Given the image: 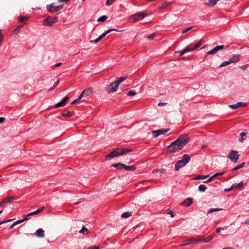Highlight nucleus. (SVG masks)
I'll return each mask as SVG.
<instances>
[{"label":"nucleus","instance_id":"8","mask_svg":"<svg viewBox=\"0 0 249 249\" xmlns=\"http://www.w3.org/2000/svg\"><path fill=\"white\" fill-rule=\"evenodd\" d=\"M201 44L202 42L201 41L197 42L196 44H190L186 47L185 50L187 53L190 52L198 48Z\"/></svg>","mask_w":249,"mask_h":249},{"label":"nucleus","instance_id":"37","mask_svg":"<svg viewBox=\"0 0 249 249\" xmlns=\"http://www.w3.org/2000/svg\"><path fill=\"white\" fill-rule=\"evenodd\" d=\"M152 134H153V137L154 138H157L160 135L159 129L157 130L153 131L152 132Z\"/></svg>","mask_w":249,"mask_h":249},{"label":"nucleus","instance_id":"51","mask_svg":"<svg viewBox=\"0 0 249 249\" xmlns=\"http://www.w3.org/2000/svg\"><path fill=\"white\" fill-rule=\"evenodd\" d=\"M180 53V56L183 55L185 53H187L185 49L182 51H179V52H176V53Z\"/></svg>","mask_w":249,"mask_h":249},{"label":"nucleus","instance_id":"40","mask_svg":"<svg viewBox=\"0 0 249 249\" xmlns=\"http://www.w3.org/2000/svg\"><path fill=\"white\" fill-rule=\"evenodd\" d=\"M106 16H102L97 19L98 22H104L107 19Z\"/></svg>","mask_w":249,"mask_h":249},{"label":"nucleus","instance_id":"28","mask_svg":"<svg viewBox=\"0 0 249 249\" xmlns=\"http://www.w3.org/2000/svg\"><path fill=\"white\" fill-rule=\"evenodd\" d=\"M129 19L131 20L133 22H135L140 20V19L138 18L137 16L135 14L132 15L130 18Z\"/></svg>","mask_w":249,"mask_h":249},{"label":"nucleus","instance_id":"4","mask_svg":"<svg viewBox=\"0 0 249 249\" xmlns=\"http://www.w3.org/2000/svg\"><path fill=\"white\" fill-rule=\"evenodd\" d=\"M63 7V5H60L57 6H55L54 3H52L50 5L47 6V8L48 11L53 13L55 12H57L61 9H62Z\"/></svg>","mask_w":249,"mask_h":249},{"label":"nucleus","instance_id":"19","mask_svg":"<svg viewBox=\"0 0 249 249\" xmlns=\"http://www.w3.org/2000/svg\"><path fill=\"white\" fill-rule=\"evenodd\" d=\"M240 55L239 54H236L233 55L230 59L229 60L230 62L231 63H235L238 62L240 60Z\"/></svg>","mask_w":249,"mask_h":249},{"label":"nucleus","instance_id":"64","mask_svg":"<svg viewBox=\"0 0 249 249\" xmlns=\"http://www.w3.org/2000/svg\"><path fill=\"white\" fill-rule=\"evenodd\" d=\"M223 249H233V248L228 247V248H224Z\"/></svg>","mask_w":249,"mask_h":249},{"label":"nucleus","instance_id":"3","mask_svg":"<svg viewBox=\"0 0 249 249\" xmlns=\"http://www.w3.org/2000/svg\"><path fill=\"white\" fill-rule=\"evenodd\" d=\"M240 155L235 150H231L228 156V157L232 162L236 163L239 159Z\"/></svg>","mask_w":249,"mask_h":249},{"label":"nucleus","instance_id":"53","mask_svg":"<svg viewBox=\"0 0 249 249\" xmlns=\"http://www.w3.org/2000/svg\"><path fill=\"white\" fill-rule=\"evenodd\" d=\"M58 83H59V80H58L56 82H55L54 84H53V87L50 89V90H53V89L55 88V87H56L58 84Z\"/></svg>","mask_w":249,"mask_h":249},{"label":"nucleus","instance_id":"16","mask_svg":"<svg viewBox=\"0 0 249 249\" xmlns=\"http://www.w3.org/2000/svg\"><path fill=\"white\" fill-rule=\"evenodd\" d=\"M69 98L68 96H65L61 101L58 102L57 104H55V107H60L63 106L66 102L68 100Z\"/></svg>","mask_w":249,"mask_h":249},{"label":"nucleus","instance_id":"44","mask_svg":"<svg viewBox=\"0 0 249 249\" xmlns=\"http://www.w3.org/2000/svg\"><path fill=\"white\" fill-rule=\"evenodd\" d=\"M160 134H164L169 131V129H159Z\"/></svg>","mask_w":249,"mask_h":249},{"label":"nucleus","instance_id":"12","mask_svg":"<svg viewBox=\"0 0 249 249\" xmlns=\"http://www.w3.org/2000/svg\"><path fill=\"white\" fill-rule=\"evenodd\" d=\"M186 164L184 162L181 160L178 161L175 164V170L178 171L181 167H184Z\"/></svg>","mask_w":249,"mask_h":249},{"label":"nucleus","instance_id":"56","mask_svg":"<svg viewBox=\"0 0 249 249\" xmlns=\"http://www.w3.org/2000/svg\"><path fill=\"white\" fill-rule=\"evenodd\" d=\"M168 213L170 214L172 217H173L175 216L174 212L172 211H169Z\"/></svg>","mask_w":249,"mask_h":249},{"label":"nucleus","instance_id":"1","mask_svg":"<svg viewBox=\"0 0 249 249\" xmlns=\"http://www.w3.org/2000/svg\"><path fill=\"white\" fill-rule=\"evenodd\" d=\"M189 141L190 138L187 134L181 135L168 146L167 150L170 153H176L182 149Z\"/></svg>","mask_w":249,"mask_h":249},{"label":"nucleus","instance_id":"60","mask_svg":"<svg viewBox=\"0 0 249 249\" xmlns=\"http://www.w3.org/2000/svg\"><path fill=\"white\" fill-rule=\"evenodd\" d=\"M16 224L14 223H13L12 224H11L10 226H9V229H12L15 226H16Z\"/></svg>","mask_w":249,"mask_h":249},{"label":"nucleus","instance_id":"45","mask_svg":"<svg viewBox=\"0 0 249 249\" xmlns=\"http://www.w3.org/2000/svg\"><path fill=\"white\" fill-rule=\"evenodd\" d=\"M18 19L19 20V21L20 22H23V21H24L25 20H27V17H25L18 16Z\"/></svg>","mask_w":249,"mask_h":249},{"label":"nucleus","instance_id":"57","mask_svg":"<svg viewBox=\"0 0 249 249\" xmlns=\"http://www.w3.org/2000/svg\"><path fill=\"white\" fill-rule=\"evenodd\" d=\"M166 104H167V103H164V102H160L158 104V106H164V105H165Z\"/></svg>","mask_w":249,"mask_h":249},{"label":"nucleus","instance_id":"38","mask_svg":"<svg viewBox=\"0 0 249 249\" xmlns=\"http://www.w3.org/2000/svg\"><path fill=\"white\" fill-rule=\"evenodd\" d=\"M152 134H153V137L154 138H157L160 135L159 129L157 130L153 131L152 132Z\"/></svg>","mask_w":249,"mask_h":249},{"label":"nucleus","instance_id":"25","mask_svg":"<svg viewBox=\"0 0 249 249\" xmlns=\"http://www.w3.org/2000/svg\"><path fill=\"white\" fill-rule=\"evenodd\" d=\"M117 31L116 29H108L106 31H105V32H104L102 35H101L100 36H99V37L101 39H102L103 37H104L107 34L110 33L111 31Z\"/></svg>","mask_w":249,"mask_h":249},{"label":"nucleus","instance_id":"30","mask_svg":"<svg viewBox=\"0 0 249 249\" xmlns=\"http://www.w3.org/2000/svg\"><path fill=\"white\" fill-rule=\"evenodd\" d=\"M207 187L203 184H201L198 186V190L200 192H204Z\"/></svg>","mask_w":249,"mask_h":249},{"label":"nucleus","instance_id":"9","mask_svg":"<svg viewBox=\"0 0 249 249\" xmlns=\"http://www.w3.org/2000/svg\"><path fill=\"white\" fill-rule=\"evenodd\" d=\"M247 106V104L245 102H239L235 104L230 105L229 107L231 108L236 109L240 107H245Z\"/></svg>","mask_w":249,"mask_h":249},{"label":"nucleus","instance_id":"43","mask_svg":"<svg viewBox=\"0 0 249 249\" xmlns=\"http://www.w3.org/2000/svg\"><path fill=\"white\" fill-rule=\"evenodd\" d=\"M231 64V62H230V61H224L223 62L221 65H220V67H225L228 65H229Z\"/></svg>","mask_w":249,"mask_h":249},{"label":"nucleus","instance_id":"6","mask_svg":"<svg viewBox=\"0 0 249 249\" xmlns=\"http://www.w3.org/2000/svg\"><path fill=\"white\" fill-rule=\"evenodd\" d=\"M228 47V46H224L223 45L217 46L215 47H214L213 49L212 50L208 52L207 53V54L208 55H211V54H215L218 51L220 50H222L224 49H226Z\"/></svg>","mask_w":249,"mask_h":249},{"label":"nucleus","instance_id":"17","mask_svg":"<svg viewBox=\"0 0 249 249\" xmlns=\"http://www.w3.org/2000/svg\"><path fill=\"white\" fill-rule=\"evenodd\" d=\"M44 207H40V208L37 209L36 211L33 212H31V213H28V214L26 215L25 216H26V217L29 218V216H32V215H35V214L40 213L44 210Z\"/></svg>","mask_w":249,"mask_h":249},{"label":"nucleus","instance_id":"49","mask_svg":"<svg viewBox=\"0 0 249 249\" xmlns=\"http://www.w3.org/2000/svg\"><path fill=\"white\" fill-rule=\"evenodd\" d=\"M136 94V92L132 90H130L127 92V95L129 96H133Z\"/></svg>","mask_w":249,"mask_h":249},{"label":"nucleus","instance_id":"62","mask_svg":"<svg viewBox=\"0 0 249 249\" xmlns=\"http://www.w3.org/2000/svg\"><path fill=\"white\" fill-rule=\"evenodd\" d=\"M62 65V63H57L55 65V67H59Z\"/></svg>","mask_w":249,"mask_h":249},{"label":"nucleus","instance_id":"15","mask_svg":"<svg viewBox=\"0 0 249 249\" xmlns=\"http://www.w3.org/2000/svg\"><path fill=\"white\" fill-rule=\"evenodd\" d=\"M92 90L93 89L92 88L86 89L80 94V96H81L82 97L85 96H89L91 93Z\"/></svg>","mask_w":249,"mask_h":249},{"label":"nucleus","instance_id":"5","mask_svg":"<svg viewBox=\"0 0 249 249\" xmlns=\"http://www.w3.org/2000/svg\"><path fill=\"white\" fill-rule=\"evenodd\" d=\"M119 86L116 81L111 83L107 88V92L108 93H110L116 91Z\"/></svg>","mask_w":249,"mask_h":249},{"label":"nucleus","instance_id":"52","mask_svg":"<svg viewBox=\"0 0 249 249\" xmlns=\"http://www.w3.org/2000/svg\"><path fill=\"white\" fill-rule=\"evenodd\" d=\"M100 40H101V38L99 36L98 38H97L95 39L90 40V42L91 43H97V42H99Z\"/></svg>","mask_w":249,"mask_h":249},{"label":"nucleus","instance_id":"11","mask_svg":"<svg viewBox=\"0 0 249 249\" xmlns=\"http://www.w3.org/2000/svg\"><path fill=\"white\" fill-rule=\"evenodd\" d=\"M116 149L118 153H120V155H125L126 153L132 151L131 149H128V148H116Z\"/></svg>","mask_w":249,"mask_h":249},{"label":"nucleus","instance_id":"31","mask_svg":"<svg viewBox=\"0 0 249 249\" xmlns=\"http://www.w3.org/2000/svg\"><path fill=\"white\" fill-rule=\"evenodd\" d=\"M223 210V209L222 208H211L208 211V213H211L215 212H218Z\"/></svg>","mask_w":249,"mask_h":249},{"label":"nucleus","instance_id":"26","mask_svg":"<svg viewBox=\"0 0 249 249\" xmlns=\"http://www.w3.org/2000/svg\"><path fill=\"white\" fill-rule=\"evenodd\" d=\"M138 18L140 19H142L146 17L148 15L144 13V12H138L136 14Z\"/></svg>","mask_w":249,"mask_h":249},{"label":"nucleus","instance_id":"59","mask_svg":"<svg viewBox=\"0 0 249 249\" xmlns=\"http://www.w3.org/2000/svg\"><path fill=\"white\" fill-rule=\"evenodd\" d=\"M5 118L3 117H0V124L2 123L4 121Z\"/></svg>","mask_w":249,"mask_h":249},{"label":"nucleus","instance_id":"50","mask_svg":"<svg viewBox=\"0 0 249 249\" xmlns=\"http://www.w3.org/2000/svg\"><path fill=\"white\" fill-rule=\"evenodd\" d=\"M156 36V34H152L147 36L146 37L150 39H153Z\"/></svg>","mask_w":249,"mask_h":249},{"label":"nucleus","instance_id":"23","mask_svg":"<svg viewBox=\"0 0 249 249\" xmlns=\"http://www.w3.org/2000/svg\"><path fill=\"white\" fill-rule=\"evenodd\" d=\"M246 133L245 132H243L240 134V136L239 137L238 140L239 142H242L246 139Z\"/></svg>","mask_w":249,"mask_h":249},{"label":"nucleus","instance_id":"13","mask_svg":"<svg viewBox=\"0 0 249 249\" xmlns=\"http://www.w3.org/2000/svg\"><path fill=\"white\" fill-rule=\"evenodd\" d=\"M192 203L193 199L190 197H188L186 198L183 202H182L180 203V205L183 206L188 207L191 205Z\"/></svg>","mask_w":249,"mask_h":249},{"label":"nucleus","instance_id":"63","mask_svg":"<svg viewBox=\"0 0 249 249\" xmlns=\"http://www.w3.org/2000/svg\"><path fill=\"white\" fill-rule=\"evenodd\" d=\"M245 223L247 225H249V219H247L245 222Z\"/></svg>","mask_w":249,"mask_h":249},{"label":"nucleus","instance_id":"46","mask_svg":"<svg viewBox=\"0 0 249 249\" xmlns=\"http://www.w3.org/2000/svg\"><path fill=\"white\" fill-rule=\"evenodd\" d=\"M21 26H18L13 31V33L15 34H17L20 31V28L21 27Z\"/></svg>","mask_w":249,"mask_h":249},{"label":"nucleus","instance_id":"34","mask_svg":"<svg viewBox=\"0 0 249 249\" xmlns=\"http://www.w3.org/2000/svg\"><path fill=\"white\" fill-rule=\"evenodd\" d=\"M245 162H242L241 164L237 165L235 168H234L233 169V171H236V170L243 167L245 166Z\"/></svg>","mask_w":249,"mask_h":249},{"label":"nucleus","instance_id":"48","mask_svg":"<svg viewBox=\"0 0 249 249\" xmlns=\"http://www.w3.org/2000/svg\"><path fill=\"white\" fill-rule=\"evenodd\" d=\"M82 98V97L81 96H80V95H79V96L76 99H75L72 103H71V104L73 105V104H75L76 103L78 102V101H79Z\"/></svg>","mask_w":249,"mask_h":249},{"label":"nucleus","instance_id":"54","mask_svg":"<svg viewBox=\"0 0 249 249\" xmlns=\"http://www.w3.org/2000/svg\"><path fill=\"white\" fill-rule=\"evenodd\" d=\"M192 28H193V27H189L187 29H184L183 30H182V33L184 34L185 33L191 30Z\"/></svg>","mask_w":249,"mask_h":249},{"label":"nucleus","instance_id":"20","mask_svg":"<svg viewBox=\"0 0 249 249\" xmlns=\"http://www.w3.org/2000/svg\"><path fill=\"white\" fill-rule=\"evenodd\" d=\"M191 158L188 154L184 155L181 159V160L185 162V163L187 164L190 160Z\"/></svg>","mask_w":249,"mask_h":249},{"label":"nucleus","instance_id":"29","mask_svg":"<svg viewBox=\"0 0 249 249\" xmlns=\"http://www.w3.org/2000/svg\"><path fill=\"white\" fill-rule=\"evenodd\" d=\"M209 177L208 175H199L194 178L195 180L204 179Z\"/></svg>","mask_w":249,"mask_h":249},{"label":"nucleus","instance_id":"22","mask_svg":"<svg viewBox=\"0 0 249 249\" xmlns=\"http://www.w3.org/2000/svg\"><path fill=\"white\" fill-rule=\"evenodd\" d=\"M123 169L126 171H134L136 169V167L134 165L126 166L124 164Z\"/></svg>","mask_w":249,"mask_h":249},{"label":"nucleus","instance_id":"24","mask_svg":"<svg viewBox=\"0 0 249 249\" xmlns=\"http://www.w3.org/2000/svg\"><path fill=\"white\" fill-rule=\"evenodd\" d=\"M223 173H224V172L215 174L213 175L212 177H211L207 180L205 181L204 182L208 183V182H211L213 179V178H214L215 177H216L218 176L222 175L223 174Z\"/></svg>","mask_w":249,"mask_h":249},{"label":"nucleus","instance_id":"10","mask_svg":"<svg viewBox=\"0 0 249 249\" xmlns=\"http://www.w3.org/2000/svg\"><path fill=\"white\" fill-rule=\"evenodd\" d=\"M193 243H198L197 239L191 238L183 241V243L181 244V246L188 245L190 244Z\"/></svg>","mask_w":249,"mask_h":249},{"label":"nucleus","instance_id":"61","mask_svg":"<svg viewBox=\"0 0 249 249\" xmlns=\"http://www.w3.org/2000/svg\"><path fill=\"white\" fill-rule=\"evenodd\" d=\"M13 219H8V220H3L2 221V222H4V223H7V222H10V221H11Z\"/></svg>","mask_w":249,"mask_h":249},{"label":"nucleus","instance_id":"32","mask_svg":"<svg viewBox=\"0 0 249 249\" xmlns=\"http://www.w3.org/2000/svg\"><path fill=\"white\" fill-rule=\"evenodd\" d=\"M132 213L131 212H125V213H124L121 216L123 218H127L130 216L132 215Z\"/></svg>","mask_w":249,"mask_h":249},{"label":"nucleus","instance_id":"18","mask_svg":"<svg viewBox=\"0 0 249 249\" xmlns=\"http://www.w3.org/2000/svg\"><path fill=\"white\" fill-rule=\"evenodd\" d=\"M36 235L39 238H42L45 236L44 231L41 228L38 229L35 233Z\"/></svg>","mask_w":249,"mask_h":249},{"label":"nucleus","instance_id":"58","mask_svg":"<svg viewBox=\"0 0 249 249\" xmlns=\"http://www.w3.org/2000/svg\"><path fill=\"white\" fill-rule=\"evenodd\" d=\"M88 249H99V248L97 246H92L89 247Z\"/></svg>","mask_w":249,"mask_h":249},{"label":"nucleus","instance_id":"2","mask_svg":"<svg viewBox=\"0 0 249 249\" xmlns=\"http://www.w3.org/2000/svg\"><path fill=\"white\" fill-rule=\"evenodd\" d=\"M57 17H48L43 22V24L45 26H51L57 21Z\"/></svg>","mask_w":249,"mask_h":249},{"label":"nucleus","instance_id":"55","mask_svg":"<svg viewBox=\"0 0 249 249\" xmlns=\"http://www.w3.org/2000/svg\"><path fill=\"white\" fill-rule=\"evenodd\" d=\"M224 230V228H221V227H218L216 229V232H217V233H219L221 231V230Z\"/></svg>","mask_w":249,"mask_h":249},{"label":"nucleus","instance_id":"41","mask_svg":"<svg viewBox=\"0 0 249 249\" xmlns=\"http://www.w3.org/2000/svg\"><path fill=\"white\" fill-rule=\"evenodd\" d=\"M170 4V2H165L163 3L161 6H160V8L161 9H164L166 8L168 5Z\"/></svg>","mask_w":249,"mask_h":249},{"label":"nucleus","instance_id":"7","mask_svg":"<svg viewBox=\"0 0 249 249\" xmlns=\"http://www.w3.org/2000/svg\"><path fill=\"white\" fill-rule=\"evenodd\" d=\"M197 238L198 243H208L213 239V235H204L202 236H199Z\"/></svg>","mask_w":249,"mask_h":249},{"label":"nucleus","instance_id":"35","mask_svg":"<svg viewBox=\"0 0 249 249\" xmlns=\"http://www.w3.org/2000/svg\"><path fill=\"white\" fill-rule=\"evenodd\" d=\"M243 187L242 182H240L238 184H233L232 185V188H240Z\"/></svg>","mask_w":249,"mask_h":249},{"label":"nucleus","instance_id":"47","mask_svg":"<svg viewBox=\"0 0 249 249\" xmlns=\"http://www.w3.org/2000/svg\"><path fill=\"white\" fill-rule=\"evenodd\" d=\"M115 0H107L106 2V5H110L112 4Z\"/></svg>","mask_w":249,"mask_h":249},{"label":"nucleus","instance_id":"27","mask_svg":"<svg viewBox=\"0 0 249 249\" xmlns=\"http://www.w3.org/2000/svg\"><path fill=\"white\" fill-rule=\"evenodd\" d=\"M14 199H15V198L13 196L6 197L2 199V202L4 203H7V202L11 203L13 202V200Z\"/></svg>","mask_w":249,"mask_h":249},{"label":"nucleus","instance_id":"14","mask_svg":"<svg viewBox=\"0 0 249 249\" xmlns=\"http://www.w3.org/2000/svg\"><path fill=\"white\" fill-rule=\"evenodd\" d=\"M120 154V153H118L117 151L115 149L114 150H113L109 154L107 155L106 156V159H107L109 158H114L115 157L119 156Z\"/></svg>","mask_w":249,"mask_h":249},{"label":"nucleus","instance_id":"39","mask_svg":"<svg viewBox=\"0 0 249 249\" xmlns=\"http://www.w3.org/2000/svg\"><path fill=\"white\" fill-rule=\"evenodd\" d=\"M126 78L124 77H121L119 78L118 80H116L117 83L119 85L121 83L124 82Z\"/></svg>","mask_w":249,"mask_h":249},{"label":"nucleus","instance_id":"36","mask_svg":"<svg viewBox=\"0 0 249 249\" xmlns=\"http://www.w3.org/2000/svg\"><path fill=\"white\" fill-rule=\"evenodd\" d=\"M88 230L87 228H86L85 226H83L82 229L79 231V233H83L84 234H85L86 232V233H88Z\"/></svg>","mask_w":249,"mask_h":249},{"label":"nucleus","instance_id":"42","mask_svg":"<svg viewBox=\"0 0 249 249\" xmlns=\"http://www.w3.org/2000/svg\"><path fill=\"white\" fill-rule=\"evenodd\" d=\"M29 218L28 217H26V216H25V217L22 219H20V220H17V221H16L15 222V223L16 224V225H17V224H18L19 223H22V222H23L24 220H27Z\"/></svg>","mask_w":249,"mask_h":249},{"label":"nucleus","instance_id":"21","mask_svg":"<svg viewBox=\"0 0 249 249\" xmlns=\"http://www.w3.org/2000/svg\"><path fill=\"white\" fill-rule=\"evenodd\" d=\"M124 164L122 163H114L111 165L112 167H115L118 169L122 170L123 169Z\"/></svg>","mask_w":249,"mask_h":249},{"label":"nucleus","instance_id":"33","mask_svg":"<svg viewBox=\"0 0 249 249\" xmlns=\"http://www.w3.org/2000/svg\"><path fill=\"white\" fill-rule=\"evenodd\" d=\"M158 172L161 174H164L166 173V170L165 169H156L153 171V173L155 174Z\"/></svg>","mask_w":249,"mask_h":249}]
</instances>
